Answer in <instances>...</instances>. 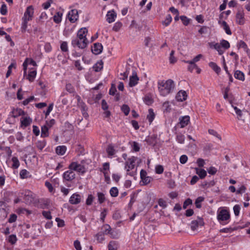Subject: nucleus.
I'll return each instance as SVG.
<instances>
[{
    "label": "nucleus",
    "mask_w": 250,
    "mask_h": 250,
    "mask_svg": "<svg viewBox=\"0 0 250 250\" xmlns=\"http://www.w3.org/2000/svg\"><path fill=\"white\" fill-rule=\"evenodd\" d=\"M187 94L186 91L181 90L178 92L176 96V99L178 101H184L187 99Z\"/></svg>",
    "instance_id": "nucleus-18"
},
{
    "label": "nucleus",
    "mask_w": 250,
    "mask_h": 250,
    "mask_svg": "<svg viewBox=\"0 0 250 250\" xmlns=\"http://www.w3.org/2000/svg\"><path fill=\"white\" fill-rule=\"evenodd\" d=\"M42 214L43 217L47 219H51L52 216L51 215V212L50 211H43L42 212Z\"/></svg>",
    "instance_id": "nucleus-61"
},
{
    "label": "nucleus",
    "mask_w": 250,
    "mask_h": 250,
    "mask_svg": "<svg viewBox=\"0 0 250 250\" xmlns=\"http://www.w3.org/2000/svg\"><path fill=\"white\" fill-rule=\"evenodd\" d=\"M87 29L85 27L82 28H81L77 33V35L76 38H79L80 40L84 39H87L86 38V35L87 33Z\"/></svg>",
    "instance_id": "nucleus-15"
},
{
    "label": "nucleus",
    "mask_w": 250,
    "mask_h": 250,
    "mask_svg": "<svg viewBox=\"0 0 250 250\" xmlns=\"http://www.w3.org/2000/svg\"><path fill=\"white\" fill-rule=\"evenodd\" d=\"M34 14V8L32 6L27 7L24 13V18L27 19V20L31 21Z\"/></svg>",
    "instance_id": "nucleus-11"
},
{
    "label": "nucleus",
    "mask_w": 250,
    "mask_h": 250,
    "mask_svg": "<svg viewBox=\"0 0 250 250\" xmlns=\"http://www.w3.org/2000/svg\"><path fill=\"white\" fill-rule=\"evenodd\" d=\"M103 68V62L102 61L98 62L93 66V68L96 72H99L101 71Z\"/></svg>",
    "instance_id": "nucleus-30"
},
{
    "label": "nucleus",
    "mask_w": 250,
    "mask_h": 250,
    "mask_svg": "<svg viewBox=\"0 0 250 250\" xmlns=\"http://www.w3.org/2000/svg\"><path fill=\"white\" fill-rule=\"evenodd\" d=\"M234 76L235 79L244 81L245 80V75L243 72L240 70L235 71Z\"/></svg>",
    "instance_id": "nucleus-23"
},
{
    "label": "nucleus",
    "mask_w": 250,
    "mask_h": 250,
    "mask_svg": "<svg viewBox=\"0 0 250 250\" xmlns=\"http://www.w3.org/2000/svg\"><path fill=\"white\" fill-rule=\"evenodd\" d=\"M28 172L26 169H22L20 173V177L21 179H24L27 177Z\"/></svg>",
    "instance_id": "nucleus-53"
},
{
    "label": "nucleus",
    "mask_w": 250,
    "mask_h": 250,
    "mask_svg": "<svg viewBox=\"0 0 250 250\" xmlns=\"http://www.w3.org/2000/svg\"><path fill=\"white\" fill-rule=\"evenodd\" d=\"M118 247V243L115 241H110L108 245V250H117Z\"/></svg>",
    "instance_id": "nucleus-27"
},
{
    "label": "nucleus",
    "mask_w": 250,
    "mask_h": 250,
    "mask_svg": "<svg viewBox=\"0 0 250 250\" xmlns=\"http://www.w3.org/2000/svg\"><path fill=\"white\" fill-rule=\"evenodd\" d=\"M152 180V178L151 177L146 176L142 180V182L144 184L146 185L149 184Z\"/></svg>",
    "instance_id": "nucleus-54"
},
{
    "label": "nucleus",
    "mask_w": 250,
    "mask_h": 250,
    "mask_svg": "<svg viewBox=\"0 0 250 250\" xmlns=\"http://www.w3.org/2000/svg\"><path fill=\"white\" fill-rule=\"evenodd\" d=\"M53 2V0H48L46 2L42 4V7L44 9H47L50 6L51 3Z\"/></svg>",
    "instance_id": "nucleus-64"
},
{
    "label": "nucleus",
    "mask_w": 250,
    "mask_h": 250,
    "mask_svg": "<svg viewBox=\"0 0 250 250\" xmlns=\"http://www.w3.org/2000/svg\"><path fill=\"white\" fill-rule=\"evenodd\" d=\"M60 48L62 52H67L68 51L67 42H62L61 44Z\"/></svg>",
    "instance_id": "nucleus-43"
},
{
    "label": "nucleus",
    "mask_w": 250,
    "mask_h": 250,
    "mask_svg": "<svg viewBox=\"0 0 250 250\" xmlns=\"http://www.w3.org/2000/svg\"><path fill=\"white\" fill-rule=\"evenodd\" d=\"M55 220L57 222V226L58 227H62L64 226V222L63 220L57 217Z\"/></svg>",
    "instance_id": "nucleus-56"
},
{
    "label": "nucleus",
    "mask_w": 250,
    "mask_h": 250,
    "mask_svg": "<svg viewBox=\"0 0 250 250\" xmlns=\"http://www.w3.org/2000/svg\"><path fill=\"white\" fill-rule=\"evenodd\" d=\"M75 173L73 170H69L64 172L63 174V178L66 181H71L75 178Z\"/></svg>",
    "instance_id": "nucleus-9"
},
{
    "label": "nucleus",
    "mask_w": 250,
    "mask_h": 250,
    "mask_svg": "<svg viewBox=\"0 0 250 250\" xmlns=\"http://www.w3.org/2000/svg\"><path fill=\"white\" fill-rule=\"evenodd\" d=\"M220 44L222 48H224L225 49H227L230 47V44L229 42L225 40H222L220 42Z\"/></svg>",
    "instance_id": "nucleus-40"
},
{
    "label": "nucleus",
    "mask_w": 250,
    "mask_h": 250,
    "mask_svg": "<svg viewBox=\"0 0 250 250\" xmlns=\"http://www.w3.org/2000/svg\"><path fill=\"white\" fill-rule=\"evenodd\" d=\"M14 118L18 117L21 115H24L25 114V112L21 108L14 109L12 112Z\"/></svg>",
    "instance_id": "nucleus-22"
},
{
    "label": "nucleus",
    "mask_w": 250,
    "mask_h": 250,
    "mask_svg": "<svg viewBox=\"0 0 250 250\" xmlns=\"http://www.w3.org/2000/svg\"><path fill=\"white\" fill-rule=\"evenodd\" d=\"M21 194L23 196L24 202L27 205H31L36 202V195L31 191L25 190Z\"/></svg>",
    "instance_id": "nucleus-3"
},
{
    "label": "nucleus",
    "mask_w": 250,
    "mask_h": 250,
    "mask_svg": "<svg viewBox=\"0 0 250 250\" xmlns=\"http://www.w3.org/2000/svg\"><path fill=\"white\" fill-rule=\"evenodd\" d=\"M66 90L69 93H72L74 92V88L70 83H67L65 86Z\"/></svg>",
    "instance_id": "nucleus-58"
},
{
    "label": "nucleus",
    "mask_w": 250,
    "mask_h": 250,
    "mask_svg": "<svg viewBox=\"0 0 250 250\" xmlns=\"http://www.w3.org/2000/svg\"><path fill=\"white\" fill-rule=\"evenodd\" d=\"M222 25L223 27V29L225 30L226 33L228 35H231V31L229 28V26L227 24V22H226L225 21H223Z\"/></svg>",
    "instance_id": "nucleus-36"
},
{
    "label": "nucleus",
    "mask_w": 250,
    "mask_h": 250,
    "mask_svg": "<svg viewBox=\"0 0 250 250\" xmlns=\"http://www.w3.org/2000/svg\"><path fill=\"white\" fill-rule=\"evenodd\" d=\"M48 127L46 125H44L41 127V137L43 138L47 137L49 136Z\"/></svg>",
    "instance_id": "nucleus-25"
},
{
    "label": "nucleus",
    "mask_w": 250,
    "mask_h": 250,
    "mask_svg": "<svg viewBox=\"0 0 250 250\" xmlns=\"http://www.w3.org/2000/svg\"><path fill=\"white\" fill-rule=\"evenodd\" d=\"M192 203V201L190 199H189V198L187 199L184 202L183 206V208H184V209L187 208L188 206L190 205H191Z\"/></svg>",
    "instance_id": "nucleus-57"
},
{
    "label": "nucleus",
    "mask_w": 250,
    "mask_h": 250,
    "mask_svg": "<svg viewBox=\"0 0 250 250\" xmlns=\"http://www.w3.org/2000/svg\"><path fill=\"white\" fill-rule=\"evenodd\" d=\"M16 64L15 63H11L8 67V70L6 74V77L8 78L11 74L12 68H15Z\"/></svg>",
    "instance_id": "nucleus-42"
},
{
    "label": "nucleus",
    "mask_w": 250,
    "mask_h": 250,
    "mask_svg": "<svg viewBox=\"0 0 250 250\" xmlns=\"http://www.w3.org/2000/svg\"><path fill=\"white\" fill-rule=\"evenodd\" d=\"M208 131L210 134L216 137L220 140H221V137L220 135L215 130H214L213 129H209Z\"/></svg>",
    "instance_id": "nucleus-60"
},
{
    "label": "nucleus",
    "mask_w": 250,
    "mask_h": 250,
    "mask_svg": "<svg viewBox=\"0 0 250 250\" xmlns=\"http://www.w3.org/2000/svg\"><path fill=\"white\" fill-rule=\"evenodd\" d=\"M158 89L161 96H166L172 92L174 88V81L171 79L160 81L158 82Z\"/></svg>",
    "instance_id": "nucleus-1"
},
{
    "label": "nucleus",
    "mask_w": 250,
    "mask_h": 250,
    "mask_svg": "<svg viewBox=\"0 0 250 250\" xmlns=\"http://www.w3.org/2000/svg\"><path fill=\"white\" fill-rule=\"evenodd\" d=\"M81 196L78 193H74L71 195L69 202L73 205L78 204L81 202Z\"/></svg>",
    "instance_id": "nucleus-14"
},
{
    "label": "nucleus",
    "mask_w": 250,
    "mask_h": 250,
    "mask_svg": "<svg viewBox=\"0 0 250 250\" xmlns=\"http://www.w3.org/2000/svg\"><path fill=\"white\" fill-rule=\"evenodd\" d=\"M209 46L210 48H213L216 49L219 55L223 54L224 51L222 49L221 44L215 42H209L208 43Z\"/></svg>",
    "instance_id": "nucleus-16"
},
{
    "label": "nucleus",
    "mask_w": 250,
    "mask_h": 250,
    "mask_svg": "<svg viewBox=\"0 0 250 250\" xmlns=\"http://www.w3.org/2000/svg\"><path fill=\"white\" fill-rule=\"evenodd\" d=\"M174 50H172L170 53L169 62L171 63H174L177 61L176 59L174 56Z\"/></svg>",
    "instance_id": "nucleus-49"
},
{
    "label": "nucleus",
    "mask_w": 250,
    "mask_h": 250,
    "mask_svg": "<svg viewBox=\"0 0 250 250\" xmlns=\"http://www.w3.org/2000/svg\"><path fill=\"white\" fill-rule=\"evenodd\" d=\"M139 78L136 73H133L132 76L130 77L129 85L130 87L135 86L138 83Z\"/></svg>",
    "instance_id": "nucleus-19"
},
{
    "label": "nucleus",
    "mask_w": 250,
    "mask_h": 250,
    "mask_svg": "<svg viewBox=\"0 0 250 250\" xmlns=\"http://www.w3.org/2000/svg\"><path fill=\"white\" fill-rule=\"evenodd\" d=\"M17 240L16 236L14 234H12L9 236L8 241L12 244H14L16 243Z\"/></svg>",
    "instance_id": "nucleus-46"
},
{
    "label": "nucleus",
    "mask_w": 250,
    "mask_h": 250,
    "mask_svg": "<svg viewBox=\"0 0 250 250\" xmlns=\"http://www.w3.org/2000/svg\"><path fill=\"white\" fill-rule=\"evenodd\" d=\"M172 21V17L170 14L166 16L165 20L163 22V24L166 26H168Z\"/></svg>",
    "instance_id": "nucleus-44"
},
{
    "label": "nucleus",
    "mask_w": 250,
    "mask_h": 250,
    "mask_svg": "<svg viewBox=\"0 0 250 250\" xmlns=\"http://www.w3.org/2000/svg\"><path fill=\"white\" fill-rule=\"evenodd\" d=\"M155 117V114L152 109L150 108L148 109V114L147 116V119L148 120L150 124L153 121Z\"/></svg>",
    "instance_id": "nucleus-32"
},
{
    "label": "nucleus",
    "mask_w": 250,
    "mask_h": 250,
    "mask_svg": "<svg viewBox=\"0 0 250 250\" xmlns=\"http://www.w3.org/2000/svg\"><path fill=\"white\" fill-rule=\"evenodd\" d=\"M122 25L123 24L121 22H120V21L116 22L114 24V25L113 27V30L116 32L118 31L122 27Z\"/></svg>",
    "instance_id": "nucleus-45"
},
{
    "label": "nucleus",
    "mask_w": 250,
    "mask_h": 250,
    "mask_svg": "<svg viewBox=\"0 0 250 250\" xmlns=\"http://www.w3.org/2000/svg\"><path fill=\"white\" fill-rule=\"evenodd\" d=\"M32 120L30 117H22L21 119V126L26 127L32 123Z\"/></svg>",
    "instance_id": "nucleus-17"
},
{
    "label": "nucleus",
    "mask_w": 250,
    "mask_h": 250,
    "mask_svg": "<svg viewBox=\"0 0 250 250\" xmlns=\"http://www.w3.org/2000/svg\"><path fill=\"white\" fill-rule=\"evenodd\" d=\"M94 199V197L92 195H88V197L86 200V204L88 206L91 205L93 202Z\"/></svg>",
    "instance_id": "nucleus-51"
},
{
    "label": "nucleus",
    "mask_w": 250,
    "mask_h": 250,
    "mask_svg": "<svg viewBox=\"0 0 250 250\" xmlns=\"http://www.w3.org/2000/svg\"><path fill=\"white\" fill-rule=\"evenodd\" d=\"M0 12L1 15H5L7 14V6L5 4H3L0 8Z\"/></svg>",
    "instance_id": "nucleus-55"
},
{
    "label": "nucleus",
    "mask_w": 250,
    "mask_h": 250,
    "mask_svg": "<svg viewBox=\"0 0 250 250\" xmlns=\"http://www.w3.org/2000/svg\"><path fill=\"white\" fill-rule=\"evenodd\" d=\"M17 218V216L15 214H12L10 215V217L8 219V222L10 223H12L15 222Z\"/></svg>",
    "instance_id": "nucleus-59"
},
{
    "label": "nucleus",
    "mask_w": 250,
    "mask_h": 250,
    "mask_svg": "<svg viewBox=\"0 0 250 250\" xmlns=\"http://www.w3.org/2000/svg\"><path fill=\"white\" fill-rule=\"evenodd\" d=\"M164 171V167L162 165H157L155 167V172L157 174H162Z\"/></svg>",
    "instance_id": "nucleus-48"
},
{
    "label": "nucleus",
    "mask_w": 250,
    "mask_h": 250,
    "mask_svg": "<svg viewBox=\"0 0 250 250\" xmlns=\"http://www.w3.org/2000/svg\"><path fill=\"white\" fill-rule=\"evenodd\" d=\"M69 169L76 171L82 174L85 172V168L84 166L78 164L77 162H72L68 167Z\"/></svg>",
    "instance_id": "nucleus-6"
},
{
    "label": "nucleus",
    "mask_w": 250,
    "mask_h": 250,
    "mask_svg": "<svg viewBox=\"0 0 250 250\" xmlns=\"http://www.w3.org/2000/svg\"><path fill=\"white\" fill-rule=\"evenodd\" d=\"M98 200L100 204L103 203L105 201L104 194L102 192L97 193Z\"/></svg>",
    "instance_id": "nucleus-37"
},
{
    "label": "nucleus",
    "mask_w": 250,
    "mask_h": 250,
    "mask_svg": "<svg viewBox=\"0 0 250 250\" xmlns=\"http://www.w3.org/2000/svg\"><path fill=\"white\" fill-rule=\"evenodd\" d=\"M137 159V157L132 156L127 159V161L125 162V168L127 171H129L130 170L133 169L135 167V163Z\"/></svg>",
    "instance_id": "nucleus-7"
},
{
    "label": "nucleus",
    "mask_w": 250,
    "mask_h": 250,
    "mask_svg": "<svg viewBox=\"0 0 250 250\" xmlns=\"http://www.w3.org/2000/svg\"><path fill=\"white\" fill-rule=\"evenodd\" d=\"M106 152L109 157L112 156L115 154V150L114 146L112 145H109L106 148Z\"/></svg>",
    "instance_id": "nucleus-31"
},
{
    "label": "nucleus",
    "mask_w": 250,
    "mask_h": 250,
    "mask_svg": "<svg viewBox=\"0 0 250 250\" xmlns=\"http://www.w3.org/2000/svg\"><path fill=\"white\" fill-rule=\"evenodd\" d=\"M180 19L182 21L183 23L186 26L188 25L189 23V20L185 16H181Z\"/></svg>",
    "instance_id": "nucleus-50"
},
{
    "label": "nucleus",
    "mask_w": 250,
    "mask_h": 250,
    "mask_svg": "<svg viewBox=\"0 0 250 250\" xmlns=\"http://www.w3.org/2000/svg\"><path fill=\"white\" fill-rule=\"evenodd\" d=\"M103 50V45L101 43L97 42L95 43L93 45V46L91 48L92 52L95 54L98 55L100 54Z\"/></svg>",
    "instance_id": "nucleus-13"
},
{
    "label": "nucleus",
    "mask_w": 250,
    "mask_h": 250,
    "mask_svg": "<svg viewBox=\"0 0 250 250\" xmlns=\"http://www.w3.org/2000/svg\"><path fill=\"white\" fill-rule=\"evenodd\" d=\"M177 141L180 144H183L185 141V136L184 135L180 134L176 136Z\"/></svg>",
    "instance_id": "nucleus-47"
},
{
    "label": "nucleus",
    "mask_w": 250,
    "mask_h": 250,
    "mask_svg": "<svg viewBox=\"0 0 250 250\" xmlns=\"http://www.w3.org/2000/svg\"><path fill=\"white\" fill-rule=\"evenodd\" d=\"M102 229L104 230L99 232L95 235L97 240L99 242L101 243L104 240V234H111V237L115 238L113 236V232L111 231V227L109 225L105 224L104 225Z\"/></svg>",
    "instance_id": "nucleus-2"
},
{
    "label": "nucleus",
    "mask_w": 250,
    "mask_h": 250,
    "mask_svg": "<svg viewBox=\"0 0 250 250\" xmlns=\"http://www.w3.org/2000/svg\"><path fill=\"white\" fill-rule=\"evenodd\" d=\"M109 193L111 196L113 197H116L118 195L119 190L117 188L112 187L109 190Z\"/></svg>",
    "instance_id": "nucleus-35"
},
{
    "label": "nucleus",
    "mask_w": 250,
    "mask_h": 250,
    "mask_svg": "<svg viewBox=\"0 0 250 250\" xmlns=\"http://www.w3.org/2000/svg\"><path fill=\"white\" fill-rule=\"evenodd\" d=\"M121 110L125 116L128 115L130 112V108L126 104H123L121 107Z\"/></svg>",
    "instance_id": "nucleus-39"
},
{
    "label": "nucleus",
    "mask_w": 250,
    "mask_h": 250,
    "mask_svg": "<svg viewBox=\"0 0 250 250\" xmlns=\"http://www.w3.org/2000/svg\"><path fill=\"white\" fill-rule=\"evenodd\" d=\"M236 22L240 24L243 25L245 23L244 13L243 10L239 9L236 15Z\"/></svg>",
    "instance_id": "nucleus-10"
},
{
    "label": "nucleus",
    "mask_w": 250,
    "mask_h": 250,
    "mask_svg": "<svg viewBox=\"0 0 250 250\" xmlns=\"http://www.w3.org/2000/svg\"><path fill=\"white\" fill-rule=\"evenodd\" d=\"M106 17H107V19H106L107 21L109 23H111L115 21V19L116 17V14L114 11H112L111 12L109 11L107 12V13L106 14Z\"/></svg>",
    "instance_id": "nucleus-21"
},
{
    "label": "nucleus",
    "mask_w": 250,
    "mask_h": 250,
    "mask_svg": "<svg viewBox=\"0 0 250 250\" xmlns=\"http://www.w3.org/2000/svg\"><path fill=\"white\" fill-rule=\"evenodd\" d=\"M208 27L206 26H202L201 28L198 30V32L200 34H206L208 32Z\"/></svg>",
    "instance_id": "nucleus-62"
},
{
    "label": "nucleus",
    "mask_w": 250,
    "mask_h": 250,
    "mask_svg": "<svg viewBox=\"0 0 250 250\" xmlns=\"http://www.w3.org/2000/svg\"><path fill=\"white\" fill-rule=\"evenodd\" d=\"M37 75V72L35 70H32L29 72L28 74L27 77V79H28L30 82H33Z\"/></svg>",
    "instance_id": "nucleus-29"
},
{
    "label": "nucleus",
    "mask_w": 250,
    "mask_h": 250,
    "mask_svg": "<svg viewBox=\"0 0 250 250\" xmlns=\"http://www.w3.org/2000/svg\"><path fill=\"white\" fill-rule=\"evenodd\" d=\"M68 19L70 22L74 23L78 19V12L76 9H72L70 11L68 14Z\"/></svg>",
    "instance_id": "nucleus-8"
},
{
    "label": "nucleus",
    "mask_w": 250,
    "mask_h": 250,
    "mask_svg": "<svg viewBox=\"0 0 250 250\" xmlns=\"http://www.w3.org/2000/svg\"><path fill=\"white\" fill-rule=\"evenodd\" d=\"M204 200V198L203 197L200 196L198 197L195 202V204L196 206V207L197 208H200L201 207V203L203 202Z\"/></svg>",
    "instance_id": "nucleus-41"
},
{
    "label": "nucleus",
    "mask_w": 250,
    "mask_h": 250,
    "mask_svg": "<svg viewBox=\"0 0 250 250\" xmlns=\"http://www.w3.org/2000/svg\"><path fill=\"white\" fill-rule=\"evenodd\" d=\"M74 246L76 250H82L80 242L79 240H76L74 241Z\"/></svg>",
    "instance_id": "nucleus-63"
},
{
    "label": "nucleus",
    "mask_w": 250,
    "mask_h": 250,
    "mask_svg": "<svg viewBox=\"0 0 250 250\" xmlns=\"http://www.w3.org/2000/svg\"><path fill=\"white\" fill-rule=\"evenodd\" d=\"M46 145V141L44 140L42 141H38L37 143L36 146L38 149L42 150Z\"/></svg>",
    "instance_id": "nucleus-38"
},
{
    "label": "nucleus",
    "mask_w": 250,
    "mask_h": 250,
    "mask_svg": "<svg viewBox=\"0 0 250 250\" xmlns=\"http://www.w3.org/2000/svg\"><path fill=\"white\" fill-rule=\"evenodd\" d=\"M217 218L219 223L223 225L228 223L227 221L230 218L229 212L225 209H221L217 213Z\"/></svg>",
    "instance_id": "nucleus-4"
},
{
    "label": "nucleus",
    "mask_w": 250,
    "mask_h": 250,
    "mask_svg": "<svg viewBox=\"0 0 250 250\" xmlns=\"http://www.w3.org/2000/svg\"><path fill=\"white\" fill-rule=\"evenodd\" d=\"M180 124L181 128H183L187 126L189 122V117L185 116L179 118Z\"/></svg>",
    "instance_id": "nucleus-20"
},
{
    "label": "nucleus",
    "mask_w": 250,
    "mask_h": 250,
    "mask_svg": "<svg viewBox=\"0 0 250 250\" xmlns=\"http://www.w3.org/2000/svg\"><path fill=\"white\" fill-rule=\"evenodd\" d=\"M30 21V20H27V19L22 17V24L21 26V30L22 32H25L27 27V22Z\"/></svg>",
    "instance_id": "nucleus-33"
},
{
    "label": "nucleus",
    "mask_w": 250,
    "mask_h": 250,
    "mask_svg": "<svg viewBox=\"0 0 250 250\" xmlns=\"http://www.w3.org/2000/svg\"><path fill=\"white\" fill-rule=\"evenodd\" d=\"M204 225V222L203 219L199 218V220H193L190 223V228L192 230H195L197 229L198 226H203Z\"/></svg>",
    "instance_id": "nucleus-12"
},
{
    "label": "nucleus",
    "mask_w": 250,
    "mask_h": 250,
    "mask_svg": "<svg viewBox=\"0 0 250 250\" xmlns=\"http://www.w3.org/2000/svg\"><path fill=\"white\" fill-rule=\"evenodd\" d=\"M12 161L13 162V164L12 165V168L13 169H17L20 166V162L16 157H13L12 158Z\"/></svg>",
    "instance_id": "nucleus-34"
},
{
    "label": "nucleus",
    "mask_w": 250,
    "mask_h": 250,
    "mask_svg": "<svg viewBox=\"0 0 250 250\" xmlns=\"http://www.w3.org/2000/svg\"><path fill=\"white\" fill-rule=\"evenodd\" d=\"M234 213L235 216H238L240 210V206L239 205H235L233 208Z\"/></svg>",
    "instance_id": "nucleus-52"
},
{
    "label": "nucleus",
    "mask_w": 250,
    "mask_h": 250,
    "mask_svg": "<svg viewBox=\"0 0 250 250\" xmlns=\"http://www.w3.org/2000/svg\"><path fill=\"white\" fill-rule=\"evenodd\" d=\"M208 65L217 74H219L220 73L221 68L216 63L211 62L209 63Z\"/></svg>",
    "instance_id": "nucleus-28"
},
{
    "label": "nucleus",
    "mask_w": 250,
    "mask_h": 250,
    "mask_svg": "<svg viewBox=\"0 0 250 250\" xmlns=\"http://www.w3.org/2000/svg\"><path fill=\"white\" fill-rule=\"evenodd\" d=\"M196 173L198 175L200 178L204 179L207 176L206 171L202 168H196Z\"/></svg>",
    "instance_id": "nucleus-26"
},
{
    "label": "nucleus",
    "mask_w": 250,
    "mask_h": 250,
    "mask_svg": "<svg viewBox=\"0 0 250 250\" xmlns=\"http://www.w3.org/2000/svg\"><path fill=\"white\" fill-rule=\"evenodd\" d=\"M66 147L64 146H58L56 148V152L57 154L63 155L66 152Z\"/></svg>",
    "instance_id": "nucleus-24"
},
{
    "label": "nucleus",
    "mask_w": 250,
    "mask_h": 250,
    "mask_svg": "<svg viewBox=\"0 0 250 250\" xmlns=\"http://www.w3.org/2000/svg\"><path fill=\"white\" fill-rule=\"evenodd\" d=\"M88 41L87 39H79L78 38H75L71 41V45L73 47H78L80 49H84L87 46Z\"/></svg>",
    "instance_id": "nucleus-5"
}]
</instances>
